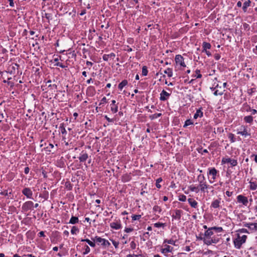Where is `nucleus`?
I'll return each instance as SVG.
<instances>
[{"label": "nucleus", "mask_w": 257, "mask_h": 257, "mask_svg": "<svg viewBox=\"0 0 257 257\" xmlns=\"http://www.w3.org/2000/svg\"><path fill=\"white\" fill-rule=\"evenodd\" d=\"M213 230L217 232H220L222 231V228L221 227H212Z\"/></svg>", "instance_id": "nucleus-36"}, {"label": "nucleus", "mask_w": 257, "mask_h": 257, "mask_svg": "<svg viewBox=\"0 0 257 257\" xmlns=\"http://www.w3.org/2000/svg\"><path fill=\"white\" fill-rule=\"evenodd\" d=\"M257 188V184L254 182H250V188L252 190H255Z\"/></svg>", "instance_id": "nucleus-34"}, {"label": "nucleus", "mask_w": 257, "mask_h": 257, "mask_svg": "<svg viewBox=\"0 0 257 257\" xmlns=\"http://www.w3.org/2000/svg\"><path fill=\"white\" fill-rule=\"evenodd\" d=\"M16 67H17L18 68L19 67V65L15 64V66H12V70H11V73H13V70H14V71L15 70Z\"/></svg>", "instance_id": "nucleus-58"}, {"label": "nucleus", "mask_w": 257, "mask_h": 257, "mask_svg": "<svg viewBox=\"0 0 257 257\" xmlns=\"http://www.w3.org/2000/svg\"><path fill=\"white\" fill-rule=\"evenodd\" d=\"M188 203L190 205V206L193 208H196L198 203L194 200L193 198H189L188 199Z\"/></svg>", "instance_id": "nucleus-18"}, {"label": "nucleus", "mask_w": 257, "mask_h": 257, "mask_svg": "<svg viewBox=\"0 0 257 257\" xmlns=\"http://www.w3.org/2000/svg\"><path fill=\"white\" fill-rule=\"evenodd\" d=\"M162 181V179L161 178H159L156 180V186L158 188H160L161 187L160 183Z\"/></svg>", "instance_id": "nucleus-33"}, {"label": "nucleus", "mask_w": 257, "mask_h": 257, "mask_svg": "<svg viewBox=\"0 0 257 257\" xmlns=\"http://www.w3.org/2000/svg\"><path fill=\"white\" fill-rule=\"evenodd\" d=\"M165 226V224L161 222H157L154 224V226L156 227H164Z\"/></svg>", "instance_id": "nucleus-38"}, {"label": "nucleus", "mask_w": 257, "mask_h": 257, "mask_svg": "<svg viewBox=\"0 0 257 257\" xmlns=\"http://www.w3.org/2000/svg\"><path fill=\"white\" fill-rule=\"evenodd\" d=\"M30 171V169L28 167H27L25 168L24 172L25 174H27L29 173Z\"/></svg>", "instance_id": "nucleus-57"}, {"label": "nucleus", "mask_w": 257, "mask_h": 257, "mask_svg": "<svg viewBox=\"0 0 257 257\" xmlns=\"http://www.w3.org/2000/svg\"><path fill=\"white\" fill-rule=\"evenodd\" d=\"M223 93V91L219 92V91H218V90H216L214 91V94L215 95H216V96H217V95H222Z\"/></svg>", "instance_id": "nucleus-48"}, {"label": "nucleus", "mask_w": 257, "mask_h": 257, "mask_svg": "<svg viewBox=\"0 0 257 257\" xmlns=\"http://www.w3.org/2000/svg\"><path fill=\"white\" fill-rule=\"evenodd\" d=\"M90 249L89 247L87 245H86L85 246V251L83 252V254H86L90 252Z\"/></svg>", "instance_id": "nucleus-42"}, {"label": "nucleus", "mask_w": 257, "mask_h": 257, "mask_svg": "<svg viewBox=\"0 0 257 257\" xmlns=\"http://www.w3.org/2000/svg\"><path fill=\"white\" fill-rule=\"evenodd\" d=\"M217 171L215 168H212L209 169L208 175L212 176V179L215 180L216 179Z\"/></svg>", "instance_id": "nucleus-13"}, {"label": "nucleus", "mask_w": 257, "mask_h": 257, "mask_svg": "<svg viewBox=\"0 0 257 257\" xmlns=\"http://www.w3.org/2000/svg\"><path fill=\"white\" fill-rule=\"evenodd\" d=\"M34 203L32 201H28L26 202L22 206V208L25 210H32L33 207Z\"/></svg>", "instance_id": "nucleus-8"}, {"label": "nucleus", "mask_w": 257, "mask_h": 257, "mask_svg": "<svg viewBox=\"0 0 257 257\" xmlns=\"http://www.w3.org/2000/svg\"><path fill=\"white\" fill-rule=\"evenodd\" d=\"M186 196L184 195H182L179 199V200H180L181 201H186Z\"/></svg>", "instance_id": "nucleus-51"}, {"label": "nucleus", "mask_w": 257, "mask_h": 257, "mask_svg": "<svg viewBox=\"0 0 257 257\" xmlns=\"http://www.w3.org/2000/svg\"><path fill=\"white\" fill-rule=\"evenodd\" d=\"M182 213L183 211L181 210H176L175 214L172 215V217L174 219L180 220Z\"/></svg>", "instance_id": "nucleus-12"}, {"label": "nucleus", "mask_w": 257, "mask_h": 257, "mask_svg": "<svg viewBox=\"0 0 257 257\" xmlns=\"http://www.w3.org/2000/svg\"><path fill=\"white\" fill-rule=\"evenodd\" d=\"M161 115V113H155L151 116H150V118L152 119L157 118Z\"/></svg>", "instance_id": "nucleus-41"}, {"label": "nucleus", "mask_w": 257, "mask_h": 257, "mask_svg": "<svg viewBox=\"0 0 257 257\" xmlns=\"http://www.w3.org/2000/svg\"><path fill=\"white\" fill-rule=\"evenodd\" d=\"M60 128H61V133L62 134H66L67 133L66 131L63 126H61Z\"/></svg>", "instance_id": "nucleus-49"}, {"label": "nucleus", "mask_w": 257, "mask_h": 257, "mask_svg": "<svg viewBox=\"0 0 257 257\" xmlns=\"http://www.w3.org/2000/svg\"><path fill=\"white\" fill-rule=\"evenodd\" d=\"M81 241L82 242H86L91 247H94L95 246L94 242H92L88 239H82Z\"/></svg>", "instance_id": "nucleus-26"}, {"label": "nucleus", "mask_w": 257, "mask_h": 257, "mask_svg": "<svg viewBox=\"0 0 257 257\" xmlns=\"http://www.w3.org/2000/svg\"><path fill=\"white\" fill-rule=\"evenodd\" d=\"M175 60L177 64H179L182 67H186V65L184 62V58L181 55H176Z\"/></svg>", "instance_id": "nucleus-6"}, {"label": "nucleus", "mask_w": 257, "mask_h": 257, "mask_svg": "<svg viewBox=\"0 0 257 257\" xmlns=\"http://www.w3.org/2000/svg\"><path fill=\"white\" fill-rule=\"evenodd\" d=\"M127 84V81L126 80H123L122 81L118 86V89L122 90V88Z\"/></svg>", "instance_id": "nucleus-25"}, {"label": "nucleus", "mask_w": 257, "mask_h": 257, "mask_svg": "<svg viewBox=\"0 0 257 257\" xmlns=\"http://www.w3.org/2000/svg\"><path fill=\"white\" fill-rule=\"evenodd\" d=\"M192 124H193V122H192V121L190 119H188L185 121V124L184 125V127H186L188 125H191Z\"/></svg>", "instance_id": "nucleus-44"}, {"label": "nucleus", "mask_w": 257, "mask_h": 257, "mask_svg": "<svg viewBox=\"0 0 257 257\" xmlns=\"http://www.w3.org/2000/svg\"><path fill=\"white\" fill-rule=\"evenodd\" d=\"M0 194L2 195L7 196L8 195V193L7 190H5L4 191H2L0 193Z\"/></svg>", "instance_id": "nucleus-55"}, {"label": "nucleus", "mask_w": 257, "mask_h": 257, "mask_svg": "<svg viewBox=\"0 0 257 257\" xmlns=\"http://www.w3.org/2000/svg\"><path fill=\"white\" fill-rule=\"evenodd\" d=\"M108 55L109 58H111L112 59H113L114 58V57L115 56V54L113 53H111L109 54H108Z\"/></svg>", "instance_id": "nucleus-59"}, {"label": "nucleus", "mask_w": 257, "mask_h": 257, "mask_svg": "<svg viewBox=\"0 0 257 257\" xmlns=\"http://www.w3.org/2000/svg\"><path fill=\"white\" fill-rule=\"evenodd\" d=\"M44 17L46 18L48 20L52 19V16L50 14L45 13Z\"/></svg>", "instance_id": "nucleus-46"}, {"label": "nucleus", "mask_w": 257, "mask_h": 257, "mask_svg": "<svg viewBox=\"0 0 257 257\" xmlns=\"http://www.w3.org/2000/svg\"><path fill=\"white\" fill-rule=\"evenodd\" d=\"M148 69L146 66H144L142 68V75L143 76H147L148 74Z\"/></svg>", "instance_id": "nucleus-32"}, {"label": "nucleus", "mask_w": 257, "mask_h": 257, "mask_svg": "<svg viewBox=\"0 0 257 257\" xmlns=\"http://www.w3.org/2000/svg\"><path fill=\"white\" fill-rule=\"evenodd\" d=\"M233 192H229L228 191H226V194L227 196H228V197H230L232 195Z\"/></svg>", "instance_id": "nucleus-61"}, {"label": "nucleus", "mask_w": 257, "mask_h": 257, "mask_svg": "<svg viewBox=\"0 0 257 257\" xmlns=\"http://www.w3.org/2000/svg\"><path fill=\"white\" fill-rule=\"evenodd\" d=\"M251 1L250 0H248L245 1L243 4L242 7V10L244 12H246L247 11V8L249 7L250 5Z\"/></svg>", "instance_id": "nucleus-22"}, {"label": "nucleus", "mask_w": 257, "mask_h": 257, "mask_svg": "<svg viewBox=\"0 0 257 257\" xmlns=\"http://www.w3.org/2000/svg\"><path fill=\"white\" fill-rule=\"evenodd\" d=\"M244 120L248 123H250L253 121V117L251 115L245 116Z\"/></svg>", "instance_id": "nucleus-30"}, {"label": "nucleus", "mask_w": 257, "mask_h": 257, "mask_svg": "<svg viewBox=\"0 0 257 257\" xmlns=\"http://www.w3.org/2000/svg\"><path fill=\"white\" fill-rule=\"evenodd\" d=\"M164 73L167 74L168 77H171L173 75V72L172 69L168 68L164 71Z\"/></svg>", "instance_id": "nucleus-28"}, {"label": "nucleus", "mask_w": 257, "mask_h": 257, "mask_svg": "<svg viewBox=\"0 0 257 257\" xmlns=\"http://www.w3.org/2000/svg\"><path fill=\"white\" fill-rule=\"evenodd\" d=\"M164 242H167L168 244H173L175 245V241L173 239H169V240H165L164 241Z\"/></svg>", "instance_id": "nucleus-45"}, {"label": "nucleus", "mask_w": 257, "mask_h": 257, "mask_svg": "<svg viewBox=\"0 0 257 257\" xmlns=\"http://www.w3.org/2000/svg\"><path fill=\"white\" fill-rule=\"evenodd\" d=\"M221 163L222 164L230 163L231 167H234L237 164L236 160L232 159L229 158H223L221 160Z\"/></svg>", "instance_id": "nucleus-4"}, {"label": "nucleus", "mask_w": 257, "mask_h": 257, "mask_svg": "<svg viewBox=\"0 0 257 257\" xmlns=\"http://www.w3.org/2000/svg\"><path fill=\"white\" fill-rule=\"evenodd\" d=\"M116 101L114 100H112L111 101V111L113 113H116L118 111V106L117 105L115 104Z\"/></svg>", "instance_id": "nucleus-14"}, {"label": "nucleus", "mask_w": 257, "mask_h": 257, "mask_svg": "<svg viewBox=\"0 0 257 257\" xmlns=\"http://www.w3.org/2000/svg\"><path fill=\"white\" fill-rule=\"evenodd\" d=\"M195 72L197 75H195V77H196L197 78H201L202 77V75L200 74V70H196Z\"/></svg>", "instance_id": "nucleus-47"}, {"label": "nucleus", "mask_w": 257, "mask_h": 257, "mask_svg": "<svg viewBox=\"0 0 257 257\" xmlns=\"http://www.w3.org/2000/svg\"><path fill=\"white\" fill-rule=\"evenodd\" d=\"M205 177L203 175L200 174L197 177V180L199 183V187L201 192H205V189L208 188V185H207L206 182L205 181Z\"/></svg>", "instance_id": "nucleus-1"}, {"label": "nucleus", "mask_w": 257, "mask_h": 257, "mask_svg": "<svg viewBox=\"0 0 257 257\" xmlns=\"http://www.w3.org/2000/svg\"><path fill=\"white\" fill-rule=\"evenodd\" d=\"M104 117L108 122H113V119L112 118H110L107 115H105Z\"/></svg>", "instance_id": "nucleus-53"}, {"label": "nucleus", "mask_w": 257, "mask_h": 257, "mask_svg": "<svg viewBox=\"0 0 257 257\" xmlns=\"http://www.w3.org/2000/svg\"><path fill=\"white\" fill-rule=\"evenodd\" d=\"M213 234V229H212V227L209 228L207 230H206L205 232V236L208 238L210 237L211 236H212Z\"/></svg>", "instance_id": "nucleus-23"}, {"label": "nucleus", "mask_w": 257, "mask_h": 257, "mask_svg": "<svg viewBox=\"0 0 257 257\" xmlns=\"http://www.w3.org/2000/svg\"><path fill=\"white\" fill-rule=\"evenodd\" d=\"M153 210L155 212H158L159 213H160L162 211L161 208L159 206L156 205L153 207Z\"/></svg>", "instance_id": "nucleus-37"}, {"label": "nucleus", "mask_w": 257, "mask_h": 257, "mask_svg": "<svg viewBox=\"0 0 257 257\" xmlns=\"http://www.w3.org/2000/svg\"><path fill=\"white\" fill-rule=\"evenodd\" d=\"M94 241L100 242L101 245L105 247H108L110 245V242L104 238H102L99 236H95L94 239H92Z\"/></svg>", "instance_id": "nucleus-3"}, {"label": "nucleus", "mask_w": 257, "mask_h": 257, "mask_svg": "<svg viewBox=\"0 0 257 257\" xmlns=\"http://www.w3.org/2000/svg\"><path fill=\"white\" fill-rule=\"evenodd\" d=\"M240 231L241 232H243V233H248V231L246 229H244V228H242L240 230Z\"/></svg>", "instance_id": "nucleus-63"}, {"label": "nucleus", "mask_w": 257, "mask_h": 257, "mask_svg": "<svg viewBox=\"0 0 257 257\" xmlns=\"http://www.w3.org/2000/svg\"><path fill=\"white\" fill-rule=\"evenodd\" d=\"M79 221L78 218L76 216H72L70 218L69 223L72 224H75L77 223H78Z\"/></svg>", "instance_id": "nucleus-24"}, {"label": "nucleus", "mask_w": 257, "mask_h": 257, "mask_svg": "<svg viewBox=\"0 0 257 257\" xmlns=\"http://www.w3.org/2000/svg\"><path fill=\"white\" fill-rule=\"evenodd\" d=\"M220 203V199L215 200L212 202L211 206L214 208H218L219 207Z\"/></svg>", "instance_id": "nucleus-20"}, {"label": "nucleus", "mask_w": 257, "mask_h": 257, "mask_svg": "<svg viewBox=\"0 0 257 257\" xmlns=\"http://www.w3.org/2000/svg\"><path fill=\"white\" fill-rule=\"evenodd\" d=\"M131 247L133 249H135L136 248V244L134 241H132L131 243Z\"/></svg>", "instance_id": "nucleus-56"}, {"label": "nucleus", "mask_w": 257, "mask_h": 257, "mask_svg": "<svg viewBox=\"0 0 257 257\" xmlns=\"http://www.w3.org/2000/svg\"><path fill=\"white\" fill-rule=\"evenodd\" d=\"M132 217V220L134 221L137 220H139L141 217V215H133Z\"/></svg>", "instance_id": "nucleus-40"}, {"label": "nucleus", "mask_w": 257, "mask_h": 257, "mask_svg": "<svg viewBox=\"0 0 257 257\" xmlns=\"http://www.w3.org/2000/svg\"><path fill=\"white\" fill-rule=\"evenodd\" d=\"M214 58L216 60H219L220 58V55L219 54H215L214 56Z\"/></svg>", "instance_id": "nucleus-60"}, {"label": "nucleus", "mask_w": 257, "mask_h": 257, "mask_svg": "<svg viewBox=\"0 0 257 257\" xmlns=\"http://www.w3.org/2000/svg\"><path fill=\"white\" fill-rule=\"evenodd\" d=\"M253 52L255 54H257V45L255 46V48L253 49Z\"/></svg>", "instance_id": "nucleus-64"}, {"label": "nucleus", "mask_w": 257, "mask_h": 257, "mask_svg": "<svg viewBox=\"0 0 257 257\" xmlns=\"http://www.w3.org/2000/svg\"><path fill=\"white\" fill-rule=\"evenodd\" d=\"M240 131L237 132V134H240L241 135L244 136L245 137L250 136V134L247 132V130L246 128H245V127H243L242 130L241 128L240 129Z\"/></svg>", "instance_id": "nucleus-17"}, {"label": "nucleus", "mask_w": 257, "mask_h": 257, "mask_svg": "<svg viewBox=\"0 0 257 257\" xmlns=\"http://www.w3.org/2000/svg\"><path fill=\"white\" fill-rule=\"evenodd\" d=\"M88 158V155L86 153H84L82 152L80 154V157H79V159L80 162H83L85 161Z\"/></svg>", "instance_id": "nucleus-16"}, {"label": "nucleus", "mask_w": 257, "mask_h": 257, "mask_svg": "<svg viewBox=\"0 0 257 257\" xmlns=\"http://www.w3.org/2000/svg\"><path fill=\"white\" fill-rule=\"evenodd\" d=\"M133 230V229L132 228H125L124 229V231L127 233L132 232Z\"/></svg>", "instance_id": "nucleus-54"}, {"label": "nucleus", "mask_w": 257, "mask_h": 257, "mask_svg": "<svg viewBox=\"0 0 257 257\" xmlns=\"http://www.w3.org/2000/svg\"><path fill=\"white\" fill-rule=\"evenodd\" d=\"M199 186L196 187L193 185H190L189 187V188L191 191H192V192L194 191L196 193H198L199 191Z\"/></svg>", "instance_id": "nucleus-29"}, {"label": "nucleus", "mask_w": 257, "mask_h": 257, "mask_svg": "<svg viewBox=\"0 0 257 257\" xmlns=\"http://www.w3.org/2000/svg\"><path fill=\"white\" fill-rule=\"evenodd\" d=\"M39 236L40 237H44L45 236L44 232L43 231H41L39 233Z\"/></svg>", "instance_id": "nucleus-62"}, {"label": "nucleus", "mask_w": 257, "mask_h": 257, "mask_svg": "<svg viewBox=\"0 0 257 257\" xmlns=\"http://www.w3.org/2000/svg\"><path fill=\"white\" fill-rule=\"evenodd\" d=\"M244 226L248 228L252 231L257 230V223H246Z\"/></svg>", "instance_id": "nucleus-11"}, {"label": "nucleus", "mask_w": 257, "mask_h": 257, "mask_svg": "<svg viewBox=\"0 0 257 257\" xmlns=\"http://www.w3.org/2000/svg\"><path fill=\"white\" fill-rule=\"evenodd\" d=\"M110 240L111 241V242H112L113 245L114 246L115 248H117L118 247L119 242L117 241H116L115 240H113V239H110Z\"/></svg>", "instance_id": "nucleus-43"}, {"label": "nucleus", "mask_w": 257, "mask_h": 257, "mask_svg": "<svg viewBox=\"0 0 257 257\" xmlns=\"http://www.w3.org/2000/svg\"><path fill=\"white\" fill-rule=\"evenodd\" d=\"M110 227L115 229H118L121 227V224L117 222H113L110 223Z\"/></svg>", "instance_id": "nucleus-19"}, {"label": "nucleus", "mask_w": 257, "mask_h": 257, "mask_svg": "<svg viewBox=\"0 0 257 257\" xmlns=\"http://www.w3.org/2000/svg\"><path fill=\"white\" fill-rule=\"evenodd\" d=\"M173 249V247L169 245H165V247L161 249V252L163 253H166L168 252H171Z\"/></svg>", "instance_id": "nucleus-15"}, {"label": "nucleus", "mask_w": 257, "mask_h": 257, "mask_svg": "<svg viewBox=\"0 0 257 257\" xmlns=\"http://www.w3.org/2000/svg\"><path fill=\"white\" fill-rule=\"evenodd\" d=\"M56 66H59L61 68H64L66 67V66L65 65H64L62 63H61L60 62H58L56 63Z\"/></svg>", "instance_id": "nucleus-52"}, {"label": "nucleus", "mask_w": 257, "mask_h": 257, "mask_svg": "<svg viewBox=\"0 0 257 257\" xmlns=\"http://www.w3.org/2000/svg\"><path fill=\"white\" fill-rule=\"evenodd\" d=\"M102 58H103V60L107 61L108 60V59L109 58V57H108V54H104V55H103Z\"/></svg>", "instance_id": "nucleus-50"}, {"label": "nucleus", "mask_w": 257, "mask_h": 257, "mask_svg": "<svg viewBox=\"0 0 257 257\" xmlns=\"http://www.w3.org/2000/svg\"><path fill=\"white\" fill-rule=\"evenodd\" d=\"M106 103V98L105 97H103L99 104V106L103 105L105 103Z\"/></svg>", "instance_id": "nucleus-39"}, {"label": "nucleus", "mask_w": 257, "mask_h": 257, "mask_svg": "<svg viewBox=\"0 0 257 257\" xmlns=\"http://www.w3.org/2000/svg\"><path fill=\"white\" fill-rule=\"evenodd\" d=\"M202 116L203 112L201 111V109H198L194 114L193 118L194 119H197L198 117H201Z\"/></svg>", "instance_id": "nucleus-21"}, {"label": "nucleus", "mask_w": 257, "mask_h": 257, "mask_svg": "<svg viewBox=\"0 0 257 257\" xmlns=\"http://www.w3.org/2000/svg\"><path fill=\"white\" fill-rule=\"evenodd\" d=\"M228 138L230 139L231 143H234L235 141L234 135L231 133L229 134Z\"/></svg>", "instance_id": "nucleus-35"}, {"label": "nucleus", "mask_w": 257, "mask_h": 257, "mask_svg": "<svg viewBox=\"0 0 257 257\" xmlns=\"http://www.w3.org/2000/svg\"><path fill=\"white\" fill-rule=\"evenodd\" d=\"M204 242L205 244L207 245H210L212 243H217V242H219V239L215 237L212 238L210 237L206 239H205L204 240Z\"/></svg>", "instance_id": "nucleus-7"}, {"label": "nucleus", "mask_w": 257, "mask_h": 257, "mask_svg": "<svg viewBox=\"0 0 257 257\" xmlns=\"http://www.w3.org/2000/svg\"><path fill=\"white\" fill-rule=\"evenodd\" d=\"M246 238L247 236L245 235H243L241 237L238 236L237 238L234 240L235 247L238 249L240 248L241 245L245 242Z\"/></svg>", "instance_id": "nucleus-2"}, {"label": "nucleus", "mask_w": 257, "mask_h": 257, "mask_svg": "<svg viewBox=\"0 0 257 257\" xmlns=\"http://www.w3.org/2000/svg\"><path fill=\"white\" fill-rule=\"evenodd\" d=\"M22 193L28 198L31 199L33 195L32 191L29 188H25L22 190Z\"/></svg>", "instance_id": "nucleus-9"}, {"label": "nucleus", "mask_w": 257, "mask_h": 257, "mask_svg": "<svg viewBox=\"0 0 257 257\" xmlns=\"http://www.w3.org/2000/svg\"><path fill=\"white\" fill-rule=\"evenodd\" d=\"M78 231V228L75 226H73L71 230V233L73 234H76Z\"/></svg>", "instance_id": "nucleus-31"}, {"label": "nucleus", "mask_w": 257, "mask_h": 257, "mask_svg": "<svg viewBox=\"0 0 257 257\" xmlns=\"http://www.w3.org/2000/svg\"><path fill=\"white\" fill-rule=\"evenodd\" d=\"M237 200L238 203H241L244 206H247L248 203L247 198L242 195L237 196Z\"/></svg>", "instance_id": "nucleus-5"}, {"label": "nucleus", "mask_w": 257, "mask_h": 257, "mask_svg": "<svg viewBox=\"0 0 257 257\" xmlns=\"http://www.w3.org/2000/svg\"><path fill=\"white\" fill-rule=\"evenodd\" d=\"M203 52H204V51H206L207 50V49H209L210 48H211V45L210 43H207V42H204L203 43Z\"/></svg>", "instance_id": "nucleus-27"}, {"label": "nucleus", "mask_w": 257, "mask_h": 257, "mask_svg": "<svg viewBox=\"0 0 257 257\" xmlns=\"http://www.w3.org/2000/svg\"><path fill=\"white\" fill-rule=\"evenodd\" d=\"M170 95V93H168L167 91L163 90L160 94V99L162 101H165L168 98Z\"/></svg>", "instance_id": "nucleus-10"}]
</instances>
